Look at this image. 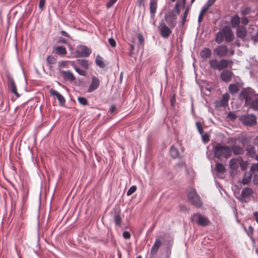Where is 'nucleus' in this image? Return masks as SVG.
I'll return each mask as SVG.
<instances>
[{
  "label": "nucleus",
  "instance_id": "34",
  "mask_svg": "<svg viewBox=\"0 0 258 258\" xmlns=\"http://www.w3.org/2000/svg\"><path fill=\"white\" fill-rule=\"evenodd\" d=\"M46 61L47 65L49 68H51V65L54 64L56 62V58L51 55H49L47 57Z\"/></svg>",
  "mask_w": 258,
  "mask_h": 258
},
{
  "label": "nucleus",
  "instance_id": "48",
  "mask_svg": "<svg viewBox=\"0 0 258 258\" xmlns=\"http://www.w3.org/2000/svg\"><path fill=\"white\" fill-rule=\"evenodd\" d=\"M209 8H208V7H207L206 6H204L201 11H200V14H201V15H204V14H205V13L209 10Z\"/></svg>",
  "mask_w": 258,
  "mask_h": 258
},
{
  "label": "nucleus",
  "instance_id": "45",
  "mask_svg": "<svg viewBox=\"0 0 258 258\" xmlns=\"http://www.w3.org/2000/svg\"><path fill=\"white\" fill-rule=\"evenodd\" d=\"M215 1L216 0H208L204 5L210 8L214 4Z\"/></svg>",
  "mask_w": 258,
  "mask_h": 258
},
{
  "label": "nucleus",
  "instance_id": "10",
  "mask_svg": "<svg viewBox=\"0 0 258 258\" xmlns=\"http://www.w3.org/2000/svg\"><path fill=\"white\" fill-rule=\"evenodd\" d=\"M229 100V94L228 93H225L223 95L222 98L221 100H218L215 102V106L216 107H225L228 105Z\"/></svg>",
  "mask_w": 258,
  "mask_h": 258
},
{
  "label": "nucleus",
  "instance_id": "61",
  "mask_svg": "<svg viewBox=\"0 0 258 258\" xmlns=\"http://www.w3.org/2000/svg\"><path fill=\"white\" fill-rule=\"evenodd\" d=\"M138 5L140 7L144 6V0H137Z\"/></svg>",
  "mask_w": 258,
  "mask_h": 258
},
{
  "label": "nucleus",
  "instance_id": "5",
  "mask_svg": "<svg viewBox=\"0 0 258 258\" xmlns=\"http://www.w3.org/2000/svg\"><path fill=\"white\" fill-rule=\"evenodd\" d=\"M213 52L219 57H224L228 55V48L225 45H220L215 48Z\"/></svg>",
  "mask_w": 258,
  "mask_h": 258
},
{
  "label": "nucleus",
  "instance_id": "58",
  "mask_svg": "<svg viewBox=\"0 0 258 258\" xmlns=\"http://www.w3.org/2000/svg\"><path fill=\"white\" fill-rule=\"evenodd\" d=\"M60 33L62 34V35L65 36V37H68V38H70V35L65 31L64 30H62L60 31Z\"/></svg>",
  "mask_w": 258,
  "mask_h": 258
},
{
  "label": "nucleus",
  "instance_id": "49",
  "mask_svg": "<svg viewBox=\"0 0 258 258\" xmlns=\"http://www.w3.org/2000/svg\"><path fill=\"white\" fill-rule=\"evenodd\" d=\"M202 140L204 143H207L209 140V137L207 134H205L202 136Z\"/></svg>",
  "mask_w": 258,
  "mask_h": 258
},
{
  "label": "nucleus",
  "instance_id": "30",
  "mask_svg": "<svg viewBox=\"0 0 258 258\" xmlns=\"http://www.w3.org/2000/svg\"><path fill=\"white\" fill-rule=\"evenodd\" d=\"M238 160L237 158H232L229 161V167L231 169L236 170L238 167Z\"/></svg>",
  "mask_w": 258,
  "mask_h": 258
},
{
  "label": "nucleus",
  "instance_id": "33",
  "mask_svg": "<svg viewBox=\"0 0 258 258\" xmlns=\"http://www.w3.org/2000/svg\"><path fill=\"white\" fill-rule=\"evenodd\" d=\"M252 172H251V173L249 174H245L242 180V183L243 184H248L250 182L252 177Z\"/></svg>",
  "mask_w": 258,
  "mask_h": 258
},
{
  "label": "nucleus",
  "instance_id": "18",
  "mask_svg": "<svg viewBox=\"0 0 258 258\" xmlns=\"http://www.w3.org/2000/svg\"><path fill=\"white\" fill-rule=\"evenodd\" d=\"M230 148L231 153H233L235 155H242L244 152L243 148L239 145H232Z\"/></svg>",
  "mask_w": 258,
  "mask_h": 258
},
{
  "label": "nucleus",
  "instance_id": "7",
  "mask_svg": "<svg viewBox=\"0 0 258 258\" xmlns=\"http://www.w3.org/2000/svg\"><path fill=\"white\" fill-rule=\"evenodd\" d=\"M77 53L80 57H88L91 53V49L86 46L80 45L77 50Z\"/></svg>",
  "mask_w": 258,
  "mask_h": 258
},
{
  "label": "nucleus",
  "instance_id": "19",
  "mask_svg": "<svg viewBox=\"0 0 258 258\" xmlns=\"http://www.w3.org/2000/svg\"><path fill=\"white\" fill-rule=\"evenodd\" d=\"M233 64V61L230 60L222 59L219 61L218 70L221 71L227 68L229 65Z\"/></svg>",
  "mask_w": 258,
  "mask_h": 258
},
{
  "label": "nucleus",
  "instance_id": "47",
  "mask_svg": "<svg viewBox=\"0 0 258 258\" xmlns=\"http://www.w3.org/2000/svg\"><path fill=\"white\" fill-rule=\"evenodd\" d=\"M108 41H109V44L112 47H114L116 46V42H115V40L113 38H109V40H108Z\"/></svg>",
  "mask_w": 258,
  "mask_h": 258
},
{
  "label": "nucleus",
  "instance_id": "52",
  "mask_svg": "<svg viewBox=\"0 0 258 258\" xmlns=\"http://www.w3.org/2000/svg\"><path fill=\"white\" fill-rule=\"evenodd\" d=\"M123 236L125 239H129L131 237V234L128 231H124L123 232Z\"/></svg>",
  "mask_w": 258,
  "mask_h": 258
},
{
  "label": "nucleus",
  "instance_id": "60",
  "mask_svg": "<svg viewBox=\"0 0 258 258\" xmlns=\"http://www.w3.org/2000/svg\"><path fill=\"white\" fill-rule=\"evenodd\" d=\"M203 16L204 15H201V14H199V17H198V23H199V25H200L201 22L203 20Z\"/></svg>",
  "mask_w": 258,
  "mask_h": 258
},
{
  "label": "nucleus",
  "instance_id": "63",
  "mask_svg": "<svg viewBox=\"0 0 258 258\" xmlns=\"http://www.w3.org/2000/svg\"><path fill=\"white\" fill-rule=\"evenodd\" d=\"M58 42H61L62 43H64V44H66L67 42V40L65 39L61 38V37H60L59 38Z\"/></svg>",
  "mask_w": 258,
  "mask_h": 258
},
{
  "label": "nucleus",
  "instance_id": "35",
  "mask_svg": "<svg viewBox=\"0 0 258 258\" xmlns=\"http://www.w3.org/2000/svg\"><path fill=\"white\" fill-rule=\"evenodd\" d=\"M216 170L219 173H224L225 171V168L221 163H217L216 165Z\"/></svg>",
  "mask_w": 258,
  "mask_h": 258
},
{
  "label": "nucleus",
  "instance_id": "64",
  "mask_svg": "<svg viewBox=\"0 0 258 258\" xmlns=\"http://www.w3.org/2000/svg\"><path fill=\"white\" fill-rule=\"evenodd\" d=\"M253 216L255 219V221L258 223V212H255L253 213Z\"/></svg>",
  "mask_w": 258,
  "mask_h": 258
},
{
  "label": "nucleus",
  "instance_id": "39",
  "mask_svg": "<svg viewBox=\"0 0 258 258\" xmlns=\"http://www.w3.org/2000/svg\"><path fill=\"white\" fill-rule=\"evenodd\" d=\"M137 189V186L136 185L132 186L127 190L126 195L127 196L132 195L134 193Z\"/></svg>",
  "mask_w": 258,
  "mask_h": 258
},
{
  "label": "nucleus",
  "instance_id": "23",
  "mask_svg": "<svg viewBox=\"0 0 258 258\" xmlns=\"http://www.w3.org/2000/svg\"><path fill=\"white\" fill-rule=\"evenodd\" d=\"M212 51L208 48H204L200 52V56L202 58L207 59L211 56Z\"/></svg>",
  "mask_w": 258,
  "mask_h": 258
},
{
  "label": "nucleus",
  "instance_id": "36",
  "mask_svg": "<svg viewBox=\"0 0 258 258\" xmlns=\"http://www.w3.org/2000/svg\"><path fill=\"white\" fill-rule=\"evenodd\" d=\"M78 101L79 103L82 105L86 106L88 104V101L85 97H78Z\"/></svg>",
  "mask_w": 258,
  "mask_h": 258
},
{
  "label": "nucleus",
  "instance_id": "46",
  "mask_svg": "<svg viewBox=\"0 0 258 258\" xmlns=\"http://www.w3.org/2000/svg\"><path fill=\"white\" fill-rule=\"evenodd\" d=\"M196 126L199 133L201 135H202L204 133V130L203 127L201 126V125H200V123L198 122H196Z\"/></svg>",
  "mask_w": 258,
  "mask_h": 258
},
{
  "label": "nucleus",
  "instance_id": "6",
  "mask_svg": "<svg viewBox=\"0 0 258 258\" xmlns=\"http://www.w3.org/2000/svg\"><path fill=\"white\" fill-rule=\"evenodd\" d=\"M100 85V81L98 78L95 76H92L91 77V84L87 89L88 93H92L96 89H97Z\"/></svg>",
  "mask_w": 258,
  "mask_h": 258
},
{
  "label": "nucleus",
  "instance_id": "2",
  "mask_svg": "<svg viewBox=\"0 0 258 258\" xmlns=\"http://www.w3.org/2000/svg\"><path fill=\"white\" fill-rule=\"evenodd\" d=\"M188 201L197 208H200L202 205L201 198L194 188H190L187 192Z\"/></svg>",
  "mask_w": 258,
  "mask_h": 258
},
{
  "label": "nucleus",
  "instance_id": "51",
  "mask_svg": "<svg viewBox=\"0 0 258 258\" xmlns=\"http://www.w3.org/2000/svg\"><path fill=\"white\" fill-rule=\"evenodd\" d=\"M45 4V1L40 0L39 2V8L42 10Z\"/></svg>",
  "mask_w": 258,
  "mask_h": 258
},
{
  "label": "nucleus",
  "instance_id": "54",
  "mask_svg": "<svg viewBox=\"0 0 258 258\" xmlns=\"http://www.w3.org/2000/svg\"><path fill=\"white\" fill-rule=\"evenodd\" d=\"M240 96H242L245 99L246 101L247 100V99L248 98V94L247 93V92L244 91H241L240 92Z\"/></svg>",
  "mask_w": 258,
  "mask_h": 258
},
{
  "label": "nucleus",
  "instance_id": "16",
  "mask_svg": "<svg viewBox=\"0 0 258 258\" xmlns=\"http://www.w3.org/2000/svg\"><path fill=\"white\" fill-rule=\"evenodd\" d=\"M223 33H224V38L226 42H230L232 41L233 34L230 28L226 27H224Z\"/></svg>",
  "mask_w": 258,
  "mask_h": 258
},
{
  "label": "nucleus",
  "instance_id": "25",
  "mask_svg": "<svg viewBox=\"0 0 258 258\" xmlns=\"http://www.w3.org/2000/svg\"><path fill=\"white\" fill-rule=\"evenodd\" d=\"M114 221L116 226L120 227L122 219L120 210L115 212L114 216Z\"/></svg>",
  "mask_w": 258,
  "mask_h": 258
},
{
  "label": "nucleus",
  "instance_id": "57",
  "mask_svg": "<svg viewBox=\"0 0 258 258\" xmlns=\"http://www.w3.org/2000/svg\"><path fill=\"white\" fill-rule=\"evenodd\" d=\"M138 38L139 40V41L140 42V44H142L144 42V37L141 34H139L138 35Z\"/></svg>",
  "mask_w": 258,
  "mask_h": 258
},
{
  "label": "nucleus",
  "instance_id": "21",
  "mask_svg": "<svg viewBox=\"0 0 258 258\" xmlns=\"http://www.w3.org/2000/svg\"><path fill=\"white\" fill-rule=\"evenodd\" d=\"M95 61L96 64L100 68L104 69L106 66V63L103 60V58L99 54L96 55Z\"/></svg>",
  "mask_w": 258,
  "mask_h": 258
},
{
  "label": "nucleus",
  "instance_id": "14",
  "mask_svg": "<svg viewBox=\"0 0 258 258\" xmlns=\"http://www.w3.org/2000/svg\"><path fill=\"white\" fill-rule=\"evenodd\" d=\"M165 20L171 28H174L176 24V18L171 14L166 15Z\"/></svg>",
  "mask_w": 258,
  "mask_h": 258
},
{
  "label": "nucleus",
  "instance_id": "40",
  "mask_svg": "<svg viewBox=\"0 0 258 258\" xmlns=\"http://www.w3.org/2000/svg\"><path fill=\"white\" fill-rule=\"evenodd\" d=\"M251 106L255 110H258V98L252 102Z\"/></svg>",
  "mask_w": 258,
  "mask_h": 258
},
{
  "label": "nucleus",
  "instance_id": "31",
  "mask_svg": "<svg viewBox=\"0 0 258 258\" xmlns=\"http://www.w3.org/2000/svg\"><path fill=\"white\" fill-rule=\"evenodd\" d=\"M229 92L232 94H235L239 91V88L237 84H231L228 87Z\"/></svg>",
  "mask_w": 258,
  "mask_h": 258
},
{
  "label": "nucleus",
  "instance_id": "22",
  "mask_svg": "<svg viewBox=\"0 0 258 258\" xmlns=\"http://www.w3.org/2000/svg\"><path fill=\"white\" fill-rule=\"evenodd\" d=\"M246 154L250 158H254L255 156L256 150L255 147L251 145H249L245 149Z\"/></svg>",
  "mask_w": 258,
  "mask_h": 258
},
{
  "label": "nucleus",
  "instance_id": "4",
  "mask_svg": "<svg viewBox=\"0 0 258 258\" xmlns=\"http://www.w3.org/2000/svg\"><path fill=\"white\" fill-rule=\"evenodd\" d=\"M240 120L246 126H251L256 123V117L253 114L242 115L240 117Z\"/></svg>",
  "mask_w": 258,
  "mask_h": 258
},
{
  "label": "nucleus",
  "instance_id": "20",
  "mask_svg": "<svg viewBox=\"0 0 258 258\" xmlns=\"http://www.w3.org/2000/svg\"><path fill=\"white\" fill-rule=\"evenodd\" d=\"M247 34V31L245 27L238 26L237 27L236 36L237 37L244 39Z\"/></svg>",
  "mask_w": 258,
  "mask_h": 258
},
{
  "label": "nucleus",
  "instance_id": "29",
  "mask_svg": "<svg viewBox=\"0 0 258 258\" xmlns=\"http://www.w3.org/2000/svg\"><path fill=\"white\" fill-rule=\"evenodd\" d=\"M55 53L58 55H64L67 54V50L63 46H58L55 48Z\"/></svg>",
  "mask_w": 258,
  "mask_h": 258
},
{
  "label": "nucleus",
  "instance_id": "43",
  "mask_svg": "<svg viewBox=\"0 0 258 258\" xmlns=\"http://www.w3.org/2000/svg\"><path fill=\"white\" fill-rule=\"evenodd\" d=\"M171 253V246H168L165 251V258H170Z\"/></svg>",
  "mask_w": 258,
  "mask_h": 258
},
{
  "label": "nucleus",
  "instance_id": "42",
  "mask_svg": "<svg viewBox=\"0 0 258 258\" xmlns=\"http://www.w3.org/2000/svg\"><path fill=\"white\" fill-rule=\"evenodd\" d=\"M188 13V8H187L184 11V14L183 16V18L182 19V25H184L185 22V19L187 17Z\"/></svg>",
  "mask_w": 258,
  "mask_h": 258
},
{
  "label": "nucleus",
  "instance_id": "8",
  "mask_svg": "<svg viewBox=\"0 0 258 258\" xmlns=\"http://www.w3.org/2000/svg\"><path fill=\"white\" fill-rule=\"evenodd\" d=\"M159 30L161 36L164 38H168L172 32L170 28L164 23L160 24Z\"/></svg>",
  "mask_w": 258,
  "mask_h": 258
},
{
  "label": "nucleus",
  "instance_id": "12",
  "mask_svg": "<svg viewBox=\"0 0 258 258\" xmlns=\"http://www.w3.org/2000/svg\"><path fill=\"white\" fill-rule=\"evenodd\" d=\"M60 74L64 81L73 82L76 78L70 71H60Z\"/></svg>",
  "mask_w": 258,
  "mask_h": 258
},
{
  "label": "nucleus",
  "instance_id": "32",
  "mask_svg": "<svg viewBox=\"0 0 258 258\" xmlns=\"http://www.w3.org/2000/svg\"><path fill=\"white\" fill-rule=\"evenodd\" d=\"M209 65L213 70H218L219 61L216 59H212L209 60Z\"/></svg>",
  "mask_w": 258,
  "mask_h": 258
},
{
  "label": "nucleus",
  "instance_id": "15",
  "mask_svg": "<svg viewBox=\"0 0 258 258\" xmlns=\"http://www.w3.org/2000/svg\"><path fill=\"white\" fill-rule=\"evenodd\" d=\"M49 92L51 95H52V96H55L56 97L57 99L59 101L60 105L63 106L66 103L65 99L63 97V96L61 94H60L58 91L53 89H51L49 90Z\"/></svg>",
  "mask_w": 258,
  "mask_h": 258
},
{
  "label": "nucleus",
  "instance_id": "11",
  "mask_svg": "<svg viewBox=\"0 0 258 258\" xmlns=\"http://www.w3.org/2000/svg\"><path fill=\"white\" fill-rule=\"evenodd\" d=\"M232 75L233 73L231 71L226 70L221 73L220 77L222 81L228 83L231 80Z\"/></svg>",
  "mask_w": 258,
  "mask_h": 258
},
{
  "label": "nucleus",
  "instance_id": "53",
  "mask_svg": "<svg viewBox=\"0 0 258 258\" xmlns=\"http://www.w3.org/2000/svg\"><path fill=\"white\" fill-rule=\"evenodd\" d=\"M251 40L253 41L254 44L258 43V34L251 37Z\"/></svg>",
  "mask_w": 258,
  "mask_h": 258
},
{
  "label": "nucleus",
  "instance_id": "3",
  "mask_svg": "<svg viewBox=\"0 0 258 258\" xmlns=\"http://www.w3.org/2000/svg\"><path fill=\"white\" fill-rule=\"evenodd\" d=\"M192 221H196L200 226L205 227L210 224V221L205 216L199 213L194 214L191 217Z\"/></svg>",
  "mask_w": 258,
  "mask_h": 258
},
{
  "label": "nucleus",
  "instance_id": "26",
  "mask_svg": "<svg viewBox=\"0 0 258 258\" xmlns=\"http://www.w3.org/2000/svg\"><path fill=\"white\" fill-rule=\"evenodd\" d=\"M231 24L232 27L236 28L239 26L240 18L237 15H234L231 19Z\"/></svg>",
  "mask_w": 258,
  "mask_h": 258
},
{
  "label": "nucleus",
  "instance_id": "37",
  "mask_svg": "<svg viewBox=\"0 0 258 258\" xmlns=\"http://www.w3.org/2000/svg\"><path fill=\"white\" fill-rule=\"evenodd\" d=\"M79 64L84 68L87 70L89 68L88 61L87 59H80L78 60Z\"/></svg>",
  "mask_w": 258,
  "mask_h": 258
},
{
  "label": "nucleus",
  "instance_id": "13",
  "mask_svg": "<svg viewBox=\"0 0 258 258\" xmlns=\"http://www.w3.org/2000/svg\"><path fill=\"white\" fill-rule=\"evenodd\" d=\"M161 241L159 238L156 239L155 242L151 248L150 253L152 257H155L158 252L159 248L161 246Z\"/></svg>",
  "mask_w": 258,
  "mask_h": 258
},
{
  "label": "nucleus",
  "instance_id": "17",
  "mask_svg": "<svg viewBox=\"0 0 258 258\" xmlns=\"http://www.w3.org/2000/svg\"><path fill=\"white\" fill-rule=\"evenodd\" d=\"M157 8V2L156 0H150V10L151 14V18L154 19L155 13Z\"/></svg>",
  "mask_w": 258,
  "mask_h": 258
},
{
  "label": "nucleus",
  "instance_id": "28",
  "mask_svg": "<svg viewBox=\"0 0 258 258\" xmlns=\"http://www.w3.org/2000/svg\"><path fill=\"white\" fill-rule=\"evenodd\" d=\"M170 154L173 158H177L180 157V154L178 149L174 146H172L170 148Z\"/></svg>",
  "mask_w": 258,
  "mask_h": 258
},
{
  "label": "nucleus",
  "instance_id": "59",
  "mask_svg": "<svg viewBox=\"0 0 258 258\" xmlns=\"http://www.w3.org/2000/svg\"><path fill=\"white\" fill-rule=\"evenodd\" d=\"M175 10L177 14H179L180 13V9L178 8V3L177 2L175 6Z\"/></svg>",
  "mask_w": 258,
  "mask_h": 258
},
{
  "label": "nucleus",
  "instance_id": "27",
  "mask_svg": "<svg viewBox=\"0 0 258 258\" xmlns=\"http://www.w3.org/2000/svg\"><path fill=\"white\" fill-rule=\"evenodd\" d=\"M224 33H223V28L221 31H218L216 36L215 41L218 43H221L224 40Z\"/></svg>",
  "mask_w": 258,
  "mask_h": 258
},
{
  "label": "nucleus",
  "instance_id": "56",
  "mask_svg": "<svg viewBox=\"0 0 258 258\" xmlns=\"http://www.w3.org/2000/svg\"><path fill=\"white\" fill-rule=\"evenodd\" d=\"M241 23L243 25H247L248 23V20L246 17H243L241 19Z\"/></svg>",
  "mask_w": 258,
  "mask_h": 258
},
{
  "label": "nucleus",
  "instance_id": "9",
  "mask_svg": "<svg viewBox=\"0 0 258 258\" xmlns=\"http://www.w3.org/2000/svg\"><path fill=\"white\" fill-rule=\"evenodd\" d=\"M8 83L9 88L12 93H14L17 97H19L20 94L17 92V87L14 80L10 75L8 76Z\"/></svg>",
  "mask_w": 258,
  "mask_h": 258
},
{
  "label": "nucleus",
  "instance_id": "1",
  "mask_svg": "<svg viewBox=\"0 0 258 258\" xmlns=\"http://www.w3.org/2000/svg\"><path fill=\"white\" fill-rule=\"evenodd\" d=\"M231 150L229 146L222 145L219 143L213 147L214 156L218 159L221 157L228 159L231 155Z\"/></svg>",
  "mask_w": 258,
  "mask_h": 258
},
{
  "label": "nucleus",
  "instance_id": "55",
  "mask_svg": "<svg viewBox=\"0 0 258 258\" xmlns=\"http://www.w3.org/2000/svg\"><path fill=\"white\" fill-rule=\"evenodd\" d=\"M253 182L254 184H258V174H255L253 176Z\"/></svg>",
  "mask_w": 258,
  "mask_h": 258
},
{
  "label": "nucleus",
  "instance_id": "24",
  "mask_svg": "<svg viewBox=\"0 0 258 258\" xmlns=\"http://www.w3.org/2000/svg\"><path fill=\"white\" fill-rule=\"evenodd\" d=\"M253 192L251 188L249 187H245L243 188L241 192V197L242 198H249L252 196Z\"/></svg>",
  "mask_w": 258,
  "mask_h": 258
},
{
  "label": "nucleus",
  "instance_id": "38",
  "mask_svg": "<svg viewBox=\"0 0 258 258\" xmlns=\"http://www.w3.org/2000/svg\"><path fill=\"white\" fill-rule=\"evenodd\" d=\"M74 68L75 71L80 75L83 76H86L87 75V72L83 70L79 69V68L74 66Z\"/></svg>",
  "mask_w": 258,
  "mask_h": 258
},
{
  "label": "nucleus",
  "instance_id": "44",
  "mask_svg": "<svg viewBox=\"0 0 258 258\" xmlns=\"http://www.w3.org/2000/svg\"><path fill=\"white\" fill-rule=\"evenodd\" d=\"M117 0H109L108 2L107 3L106 6L107 8H111L117 1Z\"/></svg>",
  "mask_w": 258,
  "mask_h": 258
},
{
  "label": "nucleus",
  "instance_id": "62",
  "mask_svg": "<svg viewBox=\"0 0 258 258\" xmlns=\"http://www.w3.org/2000/svg\"><path fill=\"white\" fill-rule=\"evenodd\" d=\"M235 51L233 49H230L229 50H228V54L227 56H232L234 54Z\"/></svg>",
  "mask_w": 258,
  "mask_h": 258
},
{
  "label": "nucleus",
  "instance_id": "50",
  "mask_svg": "<svg viewBox=\"0 0 258 258\" xmlns=\"http://www.w3.org/2000/svg\"><path fill=\"white\" fill-rule=\"evenodd\" d=\"M228 116L230 118L232 119H234L237 118V115L234 112H230L228 113Z\"/></svg>",
  "mask_w": 258,
  "mask_h": 258
},
{
  "label": "nucleus",
  "instance_id": "41",
  "mask_svg": "<svg viewBox=\"0 0 258 258\" xmlns=\"http://www.w3.org/2000/svg\"><path fill=\"white\" fill-rule=\"evenodd\" d=\"M255 171H258V163L256 164H253L250 169V172L253 173Z\"/></svg>",
  "mask_w": 258,
  "mask_h": 258
}]
</instances>
